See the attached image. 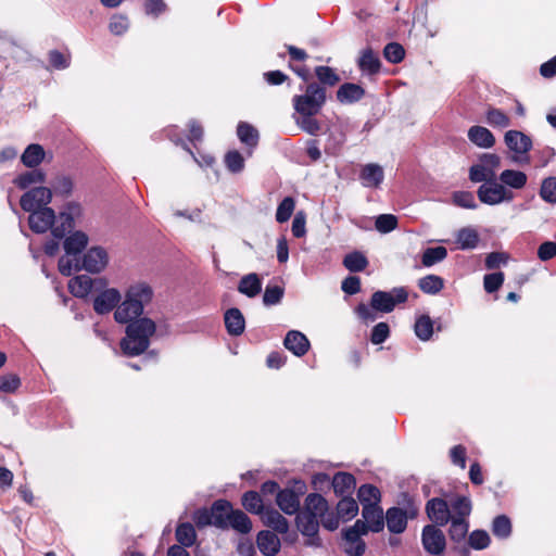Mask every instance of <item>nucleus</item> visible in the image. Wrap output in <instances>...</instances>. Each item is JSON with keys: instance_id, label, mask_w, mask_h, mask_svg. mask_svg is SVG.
<instances>
[{"instance_id": "obj_22", "label": "nucleus", "mask_w": 556, "mask_h": 556, "mask_svg": "<svg viewBox=\"0 0 556 556\" xmlns=\"http://www.w3.org/2000/svg\"><path fill=\"white\" fill-rule=\"evenodd\" d=\"M256 544L264 556H275L281 547L278 535L269 530H262L257 533Z\"/></svg>"}, {"instance_id": "obj_24", "label": "nucleus", "mask_w": 556, "mask_h": 556, "mask_svg": "<svg viewBox=\"0 0 556 556\" xmlns=\"http://www.w3.org/2000/svg\"><path fill=\"white\" fill-rule=\"evenodd\" d=\"M283 345L295 356H303L309 349V341L304 333L290 330L285 338Z\"/></svg>"}, {"instance_id": "obj_10", "label": "nucleus", "mask_w": 556, "mask_h": 556, "mask_svg": "<svg viewBox=\"0 0 556 556\" xmlns=\"http://www.w3.org/2000/svg\"><path fill=\"white\" fill-rule=\"evenodd\" d=\"M437 525H427L421 531L424 549L432 556H442L446 547V538Z\"/></svg>"}, {"instance_id": "obj_35", "label": "nucleus", "mask_w": 556, "mask_h": 556, "mask_svg": "<svg viewBox=\"0 0 556 556\" xmlns=\"http://www.w3.org/2000/svg\"><path fill=\"white\" fill-rule=\"evenodd\" d=\"M451 519L468 520L471 514V501L467 496H456L450 504Z\"/></svg>"}, {"instance_id": "obj_6", "label": "nucleus", "mask_w": 556, "mask_h": 556, "mask_svg": "<svg viewBox=\"0 0 556 556\" xmlns=\"http://www.w3.org/2000/svg\"><path fill=\"white\" fill-rule=\"evenodd\" d=\"M327 101L326 88L316 81L307 84L302 94L292 99L295 114L317 115Z\"/></svg>"}, {"instance_id": "obj_8", "label": "nucleus", "mask_w": 556, "mask_h": 556, "mask_svg": "<svg viewBox=\"0 0 556 556\" xmlns=\"http://www.w3.org/2000/svg\"><path fill=\"white\" fill-rule=\"evenodd\" d=\"M408 291L405 287H395L390 291H376L370 299L374 309L381 313H391L397 304L405 303Z\"/></svg>"}, {"instance_id": "obj_7", "label": "nucleus", "mask_w": 556, "mask_h": 556, "mask_svg": "<svg viewBox=\"0 0 556 556\" xmlns=\"http://www.w3.org/2000/svg\"><path fill=\"white\" fill-rule=\"evenodd\" d=\"M477 195L480 202L491 206L509 203L515 199V193L505 188L498 178L482 184L477 190Z\"/></svg>"}, {"instance_id": "obj_34", "label": "nucleus", "mask_w": 556, "mask_h": 556, "mask_svg": "<svg viewBox=\"0 0 556 556\" xmlns=\"http://www.w3.org/2000/svg\"><path fill=\"white\" fill-rule=\"evenodd\" d=\"M498 179L505 188L520 190L527 185L528 176L521 170L505 169L500 174Z\"/></svg>"}, {"instance_id": "obj_53", "label": "nucleus", "mask_w": 556, "mask_h": 556, "mask_svg": "<svg viewBox=\"0 0 556 556\" xmlns=\"http://www.w3.org/2000/svg\"><path fill=\"white\" fill-rule=\"evenodd\" d=\"M543 201L548 204H556V177L551 176L543 179L539 191Z\"/></svg>"}, {"instance_id": "obj_30", "label": "nucleus", "mask_w": 556, "mask_h": 556, "mask_svg": "<svg viewBox=\"0 0 556 556\" xmlns=\"http://www.w3.org/2000/svg\"><path fill=\"white\" fill-rule=\"evenodd\" d=\"M329 509V505L327 500L318 494L311 493L306 496L304 506L302 508L303 511L309 514L311 516L320 519L325 513Z\"/></svg>"}, {"instance_id": "obj_61", "label": "nucleus", "mask_w": 556, "mask_h": 556, "mask_svg": "<svg viewBox=\"0 0 556 556\" xmlns=\"http://www.w3.org/2000/svg\"><path fill=\"white\" fill-rule=\"evenodd\" d=\"M285 290L279 286H267L263 294V303L265 306L277 305L281 302Z\"/></svg>"}, {"instance_id": "obj_26", "label": "nucleus", "mask_w": 556, "mask_h": 556, "mask_svg": "<svg viewBox=\"0 0 556 556\" xmlns=\"http://www.w3.org/2000/svg\"><path fill=\"white\" fill-rule=\"evenodd\" d=\"M224 321L227 332L230 336L238 337L245 329V319L239 308L232 307L225 312Z\"/></svg>"}, {"instance_id": "obj_21", "label": "nucleus", "mask_w": 556, "mask_h": 556, "mask_svg": "<svg viewBox=\"0 0 556 556\" xmlns=\"http://www.w3.org/2000/svg\"><path fill=\"white\" fill-rule=\"evenodd\" d=\"M362 520L365 523V527L368 531L378 533L381 532L384 528V518L383 510L380 505L377 506H365L362 509Z\"/></svg>"}, {"instance_id": "obj_11", "label": "nucleus", "mask_w": 556, "mask_h": 556, "mask_svg": "<svg viewBox=\"0 0 556 556\" xmlns=\"http://www.w3.org/2000/svg\"><path fill=\"white\" fill-rule=\"evenodd\" d=\"M83 215V207L78 202H68L59 215V225L52 228V235L55 239H62L75 227V220Z\"/></svg>"}, {"instance_id": "obj_3", "label": "nucleus", "mask_w": 556, "mask_h": 556, "mask_svg": "<svg viewBox=\"0 0 556 556\" xmlns=\"http://www.w3.org/2000/svg\"><path fill=\"white\" fill-rule=\"evenodd\" d=\"M156 332V324L149 317H140L127 323L121 349L126 356H138L150 346L151 338Z\"/></svg>"}, {"instance_id": "obj_33", "label": "nucleus", "mask_w": 556, "mask_h": 556, "mask_svg": "<svg viewBox=\"0 0 556 556\" xmlns=\"http://www.w3.org/2000/svg\"><path fill=\"white\" fill-rule=\"evenodd\" d=\"M238 291L241 294L253 299L262 291V279L255 273L244 275L238 283Z\"/></svg>"}, {"instance_id": "obj_56", "label": "nucleus", "mask_w": 556, "mask_h": 556, "mask_svg": "<svg viewBox=\"0 0 556 556\" xmlns=\"http://www.w3.org/2000/svg\"><path fill=\"white\" fill-rule=\"evenodd\" d=\"M295 123L303 131L312 136L317 135L320 130V124L315 115L298 114Z\"/></svg>"}, {"instance_id": "obj_54", "label": "nucleus", "mask_w": 556, "mask_h": 556, "mask_svg": "<svg viewBox=\"0 0 556 556\" xmlns=\"http://www.w3.org/2000/svg\"><path fill=\"white\" fill-rule=\"evenodd\" d=\"M496 178V173L489 170L481 163L473 164L469 168V179L472 182H483L486 184L490 180Z\"/></svg>"}, {"instance_id": "obj_47", "label": "nucleus", "mask_w": 556, "mask_h": 556, "mask_svg": "<svg viewBox=\"0 0 556 556\" xmlns=\"http://www.w3.org/2000/svg\"><path fill=\"white\" fill-rule=\"evenodd\" d=\"M315 75L318 79V84L323 87H333L340 81V76L337 72L329 66L320 65L315 67Z\"/></svg>"}, {"instance_id": "obj_9", "label": "nucleus", "mask_w": 556, "mask_h": 556, "mask_svg": "<svg viewBox=\"0 0 556 556\" xmlns=\"http://www.w3.org/2000/svg\"><path fill=\"white\" fill-rule=\"evenodd\" d=\"M367 534L365 523L358 519L343 531V551L349 556H362L366 551V544L362 535Z\"/></svg>"}, {"instance_id": "obj_2", "label": "nucleus", "mask_w": 556, "mask_h": 556, "mask_svg": "<svg viewBox=\"0 0 556 556\" xmlns=\"http://www.w3.org/2000/svg\"><path fill=\"white\" fill-rule=\"evenodd\" d=\"M152 287L144 281H137L128 286L124 300L114 312V319L118 324H127L138 319L143 314L144 307L153 299Z\"/></svg>"}, {"instance_id": "obj_62", "label": "nucleus", "mask_w": 556, "mask_h": 556, "mask_svg": "<svg viewBox=\"0 0 556 556\" xmlns=\"http://www.w3.org/2000/svg\"><path fill=\"white\" fill-rule=\"evenodd\" d=\"M383 55L390 63H400L405 56L404 48L397 42H390L383 49Z\"/></svg>"}, {"instance_id": "obj_17", "label": "nucleus", "mask_w": 556, "mask_h": 556, "mask_svg": "<svg viewBox=\"0 0 556 556\" xmlns=\"http://www.w3.org/2000/svg\"><path fill=\"white\" fill-rule=\"evenodd\" d=\"M428 518L437 526H445L451 519L448 503L440 497H433L426 504Z\"/></svg>"}, {"instance_id": "obj_14", "label": "nucleus", "mask_w": 556, "mask_h": 556, "mask_svg": "<svg viewBox=\"0 0 556 556\" xmlns=\"http://www.w3.org/2000/svg\"><path fill=\"white\" fill-rule=\"evenodd\" d=\"M109 263L108 252L101 247L90 248L80 261V269L91 274L101 273Z\"/></svg>"}, {"instance_id": "obj_19", "label": "nucleus", "mask_w": 556, "mask_h": 556, "mask_svg": "<svg viewBox=\"0 0 556 556\" xmlns=\"http://www.w3.org/2000/svg\"><path fill=\"white\" fill-rule=\"evenodd\" d=\"M122 295L115 288L106 289L93 300V309L100 314H108L121 303Z\"/></svg>"}, {"instance_id": "obj_13", "label": "nucleus", "mask_w": 556, "mask_h": 556, "mask_svg": "<svg viewBox=\"0 0 556 556\" xmlns=\"http://www.w3.org/2000/svg\"><path fill=\"white\" fill-rule=\"evenodd\" d=\"M52 200V190L48 187H34L27 190L20 200L21 207L25 212L48 207Z\"/></svg>"}, {"instance_id": "obj_42", "label": "nucleus", "mask_w": 556, "mask_h": 556, "mask_svg": "<svg viewBox=\"0 0 556 556\" xmlns=\"http://www.w3.org/2000/svg\"><path fill=\"white\" fill-rule=\"evenodd\" d=\"M479 235L476 229L465 227L458 230L456 235V243L460 250H472L477 248Z\"/></svg>"}, {"instance_id": "obj_32", "label": "nucleus", "mask_w": 556, "mask_h": 556, "mask_svg": "<svg viewBox=\"0 0 556 556\" xmlns=\"http://www.w3.org/2000/svg\"><path fill=\"white\" fill-rule=\"evenodd\" d=\"M46 157V151L39 143H30L21 155V162L25 167L37 168Z\"/></svg>"}, {"instance_id": "obj_57", "label": "nucleus", "mask_w": 556, "mask_h": 556, "mask_svg": "<svg viewBox=\"0 0 556 556\" xmlns=\"http://www.w3.org/2000/svg\"><path fill=\"white\" fill-rule=\"evenodd\" d=\"M224 162L227 169L232 174L241 173L244 168V159L237 150L227 152Z\"/></svg>"}, {"instance_id": "obj_20", "label": "nucleus", "mask_w": 556, "mask_h": 556, "mask_svg": "<svg viewBox=\"0 0 556 556\" xmlns=\"http://www.w3.org/2000/svg\"><path fill=\"white\" fill-rule=\"evenodd\" d=\"M504 141L508 149L518 155L527 154L532 149L531 138L519 130H508Z\"/></svg>"}, {"instance_id": "obj_63", "label": "nucleus", "mask_w": 556, "mask_h": 556, "mask_svg": "<svg viewBox=\"0 0 556 556\" xmlns=\"http://www.w3.org/2000/svg\"><path fill=\"white\" fill-rule=\"evenodd\" d=\"M376 229L381 233H388L397 227V218L392 214H381L376 218Z\"/></svg>"}, {"instance_id": "obj_37", "label": "nucleus", "mask_w": 556, "mask_h": 556, "mask_svg": "<svg viewBox=\"0 0 556 556\" xmlns=\"http://www.w3.org/2000/svg\"><path fill=\"white\" fill-rule=\"evenodd\" d=\"M355 484V478L348 472H337L332 478V488L338 495H349L354 490Z\"/></svg>"}, {"instance_id": "obj_51", "label": "nucleus", "mask_w": 556, "mask_h": 556, "mask_svg": "<svg viewBox=\"0 0 556 556\" xmlns=\"http://www.w3.org/2000/svg\"><path fill=\"white\" fill-rule=\"evenodd\" d=\"M486 123L494 128H506L510 126L509 116L500 109H489L485 114Z\"/></svg>"}, {"instance_id": "obj_44", "label": "nucleus", "mask_w": 556, "mask_h": 556, "mask_svg": "<svg viewBox=\"0 0 556 556\" xmlns=\"http://www.w3.org/2000/svg\"><path fill=\"white\" fill-rule=\"evenodd\" d=\"M358 513L357 502L350 497L343 496L342 500L337 504V514L343 521H349L353 519Z\"/></svg>"}, {"instance_id": "obj_46", "label": "nucleus", "mask_w": 556, "mask_h": 556, "mask_svg": "<svg viewBox=\"0 0 556 556\" xmlns=\"http://www.w3.org/2000/svg\"><path fill=\"white\" fill-rule=\"evenodd\" d=\"M51 187L53 192L56 195L61 197H70L74 189V181L73 179L67 175H58L53 178L51 182Z\"/></svg>"}, {"instance_id": "obj_18", "label": "nucleus", "mask_w": 556, "mask_h": 556, "mask_svg": "<svg viewBox=\"0 0 556 556\" xmlns=\"http://www.w3.org/2000/svg\"><path fill=\"white\" fill-rule=\"evenodd\" d=\"M304 485L302 484L299 489L300 492H295L292 489H281L276 496V504L286 515L292 516L300 510V494L303 492Z\"/></svg>"}, {"instance_id": "obj_64", "label": "nucleus", "mask_w": 556, "mask_h": 556, "mask_svg": "<svg viewBox=\"0 0 556 556\" xmlns=\"http://www.w3.org/2000/svg\"><path fill=\"white\" fill-rule=\"evenodd\" d=\"M453 203L463 208L475 210L477 207L475 195L470 191L454 192Z\"/></svg>"}, {"instance_id": "obj_49", "label": "nucleus", "mask_w": 556, "mask_h": 556, "mask_svg": "<svg viewBox=\"0 0 556 556\" xmlns=\"http://www.w3.org/2000/svg\"><path fill=\"white\" fill-rule=\"evenodd\" d=\"M447 256V250L444 247L427 248L421 257V263L425 267H431Z\"/></svg>"}, {"instance_id": "obj_4", "label": "nucleus", "mask_w": 556, "mask_h": 556, "mask_svg": "<svg viewBox=\"0 0 556 556\" xmlns=\"http://www.w3.org/2000/svg\"><path fill=\"white\" fill-rule=\"evenodd\" d=\"M419 510V502L409 494L403 493L397 506L387 509L384 525L391 533L401 534L406 530L408 520L417 518Z\"/></svg>"}, {"instance_id": "obj_43", "label": "nucleus", "mask_w": 556, "mask_h": 556, "mask_svg": "<svg viewBox=\"0 0 556 556\" xmlns=\"http://www.w3.org/2000/svg\"><path fill=\"white\" fill-rule=\"evenodd\" d=\"M175 536L178 545L182 547H190L197 541V532L194 527L189 522L179 523L176 528Z\"/></svg>"}, {"instance_id": "obj_55", "label": "nucleus", "mask_w": 556, "mask_h": 556, "mask_svg": "<svg viewBox=\"0 0 556 556\" xmlns=\"http://www.w3.org/2000/svg\"><path fill=\"white\" fill-rule=\"evenodd\" d=\"M492 532L498 539H507L511 534L510 519L505 515H500L492 522Z\"/></svg>"}, {"instance_id": "obj_52", "label": "nucleus", "mask_w": 556, "mask_h": 556, "mask_svg": "<svg viewBox=\"0 0 556 556\" xmlns=\"http://www.w3.org/2000/svg\"><path fill=\"white\" fill-rule=\"evenodd\" d=\"M451 526L448 529L450 539L456 543H459L465 540L468 530H469V521L468 520H459V519H450Z\"/></svg>"}, {"instance_id": "obj_31", "label": "nucleus", "mask_w": 556, "mask_h": 556, "mask_svg": "<svg viewBox=\"0 0 556 556\" xmlns=\"http://www.w3.org/2000/svg\"><path fill=\"white\" fill-rule=\"evenodd\" d=\"M467 136L470 142L482 149H490L495 144V137L483 126H471Z\"/></svg>"}, {"instance_id": "obj_28", "label": "nucleus", "mask_w": 556, "mask_h": 556, "mask_svg": "<svg viewBox=\"0 0 556 556\" xmlns=\"http://www.w3.org/2000/svg\"><path fill=\"white\" fill-rule=\"evenodd\" d=\"M231 504L226 500H217L213 503L211 507L213 526L219 529L228 528V516L230 511H232Z\"/></svg>"}, {"instance_id": "obj_12", "label": "nucleus", "mask_w": 556, "mask_h": 556, "mask_svg": "<svg viewBox=\"0 0 556 556\" xmlns=\"http://www.w3.org/2000/svg\"><path fill=\"white\" fill-rule=\"evenodd\" d=\"M262 522L267 528H270L276 534L285 535L283 540L293 543L296 540V533L290 532V525L286 517L273 507H268L261 517Z\"/></svg>"}, {"instance_id": "obj_38", "label": "nucleus", "mask_w": 556, "mask_h": 556, "mask_svg": "<svg viewBox=\"0 0 556 556\" xmlns=\"http://www.w3.org/2000/svg\"><path fill=\"white\" fill-rule=\"evenodd\" d=\"M242 506L251 514L258 515L260 517L266 511L262 496L256 491H248L243 493L241 498Z\"/></svg>"}, {"instance_id": "obj_59", "label": "nucleus", "mask_w": 556, "mask_h": 556, "mask_svg": "<svg viewBox=\"0 0 556 556\" xmlns=\"http://www.w3.org/2000/svg\"><path fill=\"white\" fill-rule=\"evenodd\" d=\"M129 28V20L124 14H114L110 18L109 30L115 36H122L127 33Z\"/></svg>"}, {"instance_id": "obj_50", "label": "nucleus", "mask_w": 556, "mask_h": 556, "mask_svg": "<svg viewBox=\"0 0 556 556\" xmlns=\"http://www.w3.org/2000/svg\"><path fill=\"white\" fill-rule=\"evenodd\" d=\"M343 265L350 271L358 273L363 271L367 267L368 260L363 253L355 251L345 255Z\"/></svg>"}, {"instance_id": "obj_25", "label": "nucleus", "mask_w": 556, "mask_h": 556, "mask_svg": "<svg viewBox=\"0 0 556 556\" xmlns=\"http://www.w3.org/2000/svg\"><path fill=\"white\" fill-rule=\"evenodd\" d=\"M357 66L365 75H376L380 72L381 62L378 54L371 49H364L358 59Z\"/></svg>"}, {"instance_id": "obj_45", "label": "nucleus", "mask_w": 556, "mask_h": 556, "mask_svg": "<svg viewBox=\"0 0 556 556\" xmlns=\"http://www.w3.org/2000/svg\"><path fill=\"white\" fill-rule=\"evenodd\" d=\"M416 337L421 341H428L433 334V321L429 315L419 316L414 325Z\"/></svg>"}, {"instance_id": "obj_48", "label": "nucleus", "mask_w": 556, "mask_h": 556, "mask_svg": "<svg viewBox=\"0 0 556 556\" xmlns=\"http://www.w3.org/2000/svg\"><path fill=\"white\" fill-rule=\"evenodd\" d=\"M418 287L424 293L437 294L443 289L444 281L437 275H428L418 280Z\"/></svg>"}, {"instance_id": "obj_41", "label": "nucleus", "mask_w": 556, "mask_h": 556, "mask_svg": "<svg viewBox=\"0 0 556 556\" xmlns=\"http://www.w3.org/2000/svg\"><path fill=\"white\" fill-rule=\"evenodd\" d=\"M228 527L239 533L247 534L252 530V521L249 516L240 509H233L228 516Z\"/></svg>"}, {"instance_id": "obj_60", "label": "nucleus", "mask_w": 556, "mask_h": 556, "mask_svg": "<svg viewBox=\"0 0 556 556\" xmlns=\"http://www.w3.org/2000/svg\"><path fill=\"white\" fill-rule=\"evenodd\" d=\"M490 542V535L484 530H475L468 536L469 546L477 551L486 548Z\"/></svg>"}, {"instance_id": "obj_29", "label": "nucleus", "mask_w": 556, "mask_h": 556, "mask_svg": "<svg viewBox=\"0 0 556 556\" xmlns=\"http://www.w3.org/2000/svg\"><path fill=\"white\" fill-rule=\"evenodd\" d=\"M365 96V89L353 83H345L337 90V100L342 104L358 102Z\"/></svg>"}, {"instance_id": "obj_36", "label": "nucleus", "mask_w": 556, "mask_h": 556, "mask_svg": "<svg viewBox=\"0 0 556 556\" xmlns=\"http://www.w3.org/2000/svg\"><path fill=\"white\" fill-rule=\"evenodd\" d=\"M93 287V279L88 275H79L72 278L68 282V289L74 296H87Z\"/></svg>"}, {"instance_id": "obj_27", "label": "nucleus", "mask_w": 556, "mask_h": 556, "mask_svg": "<svg viewBox=\"0 0 556 556\" xmlns=\"http://www.w3.org/2000/svg\"><path fill=\"white\" fill-rule=\"evenodd\" d=\"M46 181V174L40 168H31L30 170L18 174L13 184L21 190L29 189L33 186L43 184Z\"/></svg>"}, {"instance_id": "obj_15", "label": "nucleus", "mask_w": 556, "mask_h": 556, "mask_svg": "<svg viewBox=\"0 0 556 556\" xmlns=\"http://www.w3.org/2000/svg\"><path fill=\"white\" fill-rule=\"evenodd\" d=\"M295 525L302 535L307 536L309 541L308 545L319 546V519L311 516L309 514L299 510L295 517Z\"/></svg>"}, {"instance_id": "obj_5", "label": "nucleus", "mask_w": 556, "mask_h": 556, "mask_svg": "<svg viewBox=\"0 0 556 556\" xmlns=\"http://www.w3.org/2000/svg\"><path fill=\"white\" fill-rule=\"evenodd\" d=\"M88 236L80 231H74L65 238L63 247L65 255L59 260V270L64 276H71L73 273L80 270V260L78 255L87 247Z\"/></svg>"}, {"instance_id": "obj_40", "label": "nucleus", "mask_w": 556, "mask_h": 556, "mask_svg": "<svg viewBox=\"0 0 556 556\" xmlns=\"http://www.w3.org/2000/svg\"><path fill=\"white\" fill-rule=\"evenodd\" d=\"M237 136L250 149H254L258 143V131L249 123L240 122L238 124Z\"/></svg>"}, {"instance_id": "obj_23", "label": "nucleus", "mask_w": 556, "mask_h": 556, "mask_svg": "<svg viewBox=\"0 0 556 556\" xmlns=\"http://www.w3.org/2000/svg\"><path fill=\"white\" fill-rule=\"evenodd\" d=\"M359 179L365 188H378L384 179L383 168L376 163L366 164L361 169Z\"/></svg>"}, {"instance_id": "obj_1", "label": "nucleus", "mask_w": 556, "mask_h": 556, "mask_svg": "<svg viewBox=\"0 0 556 556\" xmlns=\"http://www.w3.org/2000/svg\"><path fill=\"white\" fill-rule=\"evenodd\" d=\"M152 287L144 281H137L128 286L124 300L114 312V319L118 324H127L138 319L143 314L144 307L153 299Z\"/></svg>"}, {"instance_id": "obj_39", "label": "nucleus", "mask_w": 556, "mask_h": 556, "mask_svg": "<svg viewBox=\"0 0 556 556\" xmlns=\"http://www.w3.org/2000/svg\"><path fill=\"white\" fill-rule=\"evenodd\" d=\"M357 497L363 508L365 506H377L381 501L379 489L372 484H363L357 491Z\"/></svg>"}, {"instance_id": "obj_16", "label": "nucleus", "mask_w": 556, "mask_h": 556, "mask_svg": "<svg viewBox=\"0 0 556 556\" xmlns=\"http://www.w3.org/2000/svg\"><path fill=\"white\" fill-rule=\"evenodd\" d=\"M29 213L28 224L30 229L37 233H43L47 230L54 227L55 213L51 207H43L41 210H35Z\"/></svg>"}, {"instance_id": "obj_58", "label": "nucleus", "mask_w": 556, "mask_h": 556, "mask_svg": "<svg viewBox=\"0 0 556 556\" xmlns=\"http://www.w3.org/2000/svg\"><path fill=\"white\" fill-rule=\"evenodd\" d=\"M295 207V201L291 197H286L278 205L276 211V220L285 223L290 219Z\"/></svg>"}]
</instances>
